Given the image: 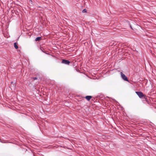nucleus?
Segmentation results:
<instances>
[{"label":"nucleus","instance_id":"1a4fd4ad","mask_svg":"<svg viewBox=\"0 0 156 156\" xmlns=\"http://www.w3.org/2000/svg\"><path fill=\"white\" fill-rule=\"evenodd\" d=\"M130 27H131V28L132 29V27L131 26H130Z\"/></svg>","mask_w":156,"mask_h":156},{"label":"nucleus","instance_id":"39448f33","mask_svg":"<svg viewBox=\"0 0 156 156\" xmlns=\"http://www.w3.org/2000/svg\"><path fill=\"white\" fill-rule=\"evenodd\" d=\"M17 43H16V42H15L14 43V47L16 49H17L18 48V47L17 45Z\"/></svg>","mask_w":156,"mask_h":156},{"label":"nucleus","instance_id":"0eeeda50","mask_svg":"<svg viewBox=\"0 0 156 156\" xmlns=\"http://www.w3.org/2000/svg\"><path fill=\"white\" fill-rule=\"evenodd\" d=\"M87 11V10L86 9H84L82 11V12L83 13L86 12Z\"/></svg>","mask_w":156,"mask_h":156},{"label":"nucleus","instance_id":"f257e3e1","mask_svg":"<svg viewBox=\"0 0 156 156\" xmlns=\"http://www.w3.org/2000/svg\"><path fill=\"white\" fill-rule=\"evenodd\" d=\"M121 76L122 78L125 81L129 82V80L127 77L122 72L120 73Z\"/></svg>","mask_w":156,"mask_h":156},{"label":"nucleus","instance_id":"423d86ee","mask_svg":"<svg viewBox=\"0 0 156 156\" xmlns=\"http://www.w3.org/2000/svg\"><path fill=\"white\" fill-rule=\"evenodd\" d=\"M41 39V37H38L36 38L35 41H39Z\"/></svg>","mask_w":156,"mask_h":156},{"label":"nucleus","instance_id":"f03ea898","mask_svg":"<svg viewBox=\"0 0 156 156\" xmlns=\"http://www.w3.org/2000/svg\"><path fill=\"white\" fill-rule=\"evenodd\" d=\"M136 93L138 95L140 98H142L144 96V94L141 92L136 91Z\"/></svg>","mask_w":156,"mask_h":156},{"label":"nucleus","instance_id":"6e6552de","mask_svg":"<svg viewBox=\"0 0 156 156\" xmlns=\"http://www.w3.org/2000/svg\"><path fill=\"white\" fill-rule=\"evenodd\" d=\"M33 79L34 80H36L37 79V78L36 77H33Z\"/></svg>","mask_w":156,"mask_h":156},{"label":"nucleus","instance_id":"20e7f679","mask_svg":"<svg viewBox=\"0 0 156 156\" xmlns=\"http://www.w3.org/2000/svg\"><path fill=\"white\" fill-rule=\"evenodd\" d=\"M92 97L91 96H87L85 97V98L88 101L90 100L92 98Z\"/></svg>","mask_w":156,"mask_h":156},{"label":"nucleus","instance_id":"9d476101","mask_svg":"<svg viewBox=\"0 0 156 156\" xmlns=\"http://www.w3.org/2000/svg\"><path fill=\"white\" fill-rule=\"evenodd\" d=\"M31 2H32V1H31V0H30Z\"/></svg>","mask_w":156,"mask_h":156},{"label":"nucleus","instance_id":"7ed1b4c3","mask_svg":"<svg viewBox=\"0 0 156 156\" xmlns=\"http://www.w3.org/2000/svg\"><path fill=\"white\" fill-rule=\"evenodd\" d=\"M62 62V63L66 65H69L70 63V62L68 60L66 59H63Z\"/></svg>","mask_w":156,"mask_h":156}]
</instances>
